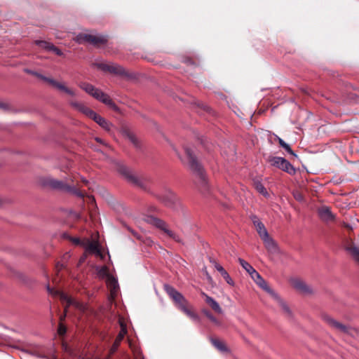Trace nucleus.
I'll list each match as a JSON object with an SVG mask.
<instances>
[{
    "mask_svg": "<svg viewBox=\"0 0 359 359\" xmlns=\"http://www.w3.org/2000/svg\"><path fill=\"white\" fill-rule=\"evenodd\" d=\"M185 154L189 158V168L201 180V184L206 185L205 175L202 165L198 162L194 149L190 147H184Z\"/></svg>",
    "mask_w": 359,
    "mask_h": 359,
    "instance_id": "4",
    "label": "nucleus"
},
{
    "mask_svg": "<svg viewBox=\"0 0 359 359\" xmlns=\"http://www.w3.org/2000/svg\"><path fill=\"white\" fill-rule=\"evenodd\" d=\"M249 274L254 281H255L257 278L261 276L260 274L255 269H253V270L250 271Z\"/></svg>",
    "mask_w": 359,
    "mask_h": 359,
    "instance_id": "39",
    "label": "nucleus"
},
{
    "mask_svg": "<svg viewBox=\"0 0 359 359\" xmlns=\"http://www.w3.org/2000/svg\"><path fill=\"white\" fill-rule=\"evenodd\" d=\"M238 262L241 266L249 273L253 270V267L245 260L242 258H238Z\"/></svg>",
    "mask_w": 359,
    "mask_h": 359,
    "instance_id": "36",
    "label": "nucleus"
},
{
    "mask_svg": "<svg viewBox=\"0 0 359 359\" xmlns=\"http://www.w3.org/2000/svg\"><path fill=\"white\" fill-rule=\"evenodd\" d=\"M34 76H36L43 81V78H44L46 76H43V74L37 72Z\"/></svg>",
    "mask_w": 359,
    "mask_h": 359,
    "instance_id": "50",
    "label": "nucleus"
},
{
    "mask_svg": "<svg viewBox=\"0 0 359 359\" xmlns=\"http://www.w3.org/2000/svg\"><path fill=\"white\" fill-rule=\"evenodd\" d=\"M255 283L273 298H278V294L268 285L266 281L262 276L257 278Z\"/></svg>",
    "mask_w": 359,
    "mask_h": 359,
    "instance_id": "14",
    "label": "nucleus"
},
{
    "mask_svg": "<svg viewBox=\"0 0 359 359\" xmlns=\"http://www.w3.org/2000/svg\"><path fill=\"white\" fill-rule=\"evenodd\" d=\"M67 328L66 327L60 323L58 327L57 332L60 335L62 336L66 334Z\"/></svg>",
    "mask_w": 359,
    "mask_h": 359,
    "instance_id": "38",
    "label": "nucleus"
},
{
    "mask_svg": "<svg viewBox=\"0 0 359 359\" xmlns=\"http://www.w3.org/2000/svg\"><path fill=\"white\" fill-rule=\"evenodd\" d=\"M159 199L165 204V206L177 210L181 208V203L179 198L170 189H165L164 192L158 196Z\"/></svg>",
    "mask_w": 359,
    "mask_h": 359,
    "instance_id": "7",
    "label": "nucleus"
},
{
    "mask_svg": "<svg viewBox=\"0 0 359 359\" xmlns=\"http://www.w3.org/2000/svg\"><path fill=\"white\" fill-rule=\"evenodd\" d=\"M81 90H95L90 84L83 83L80 85Z\"/></svg>",
    "mask_w": 359,
    "mask_h": 359,
    "instance_id": "40",
    "label": "nucleus"
},
{
    "mask_svg": "<svg viewBox=\"0 0 359 359\" xmlns=\"http://www.w3.org/2000/svg\"><path fill=\"white\" fill-rule=\"evenodd\" d=\"M82 181H83L86 184H88V180H86V179H84V178H82Z\"/></svg>",
    "mask_w": 359,
    "mask_h": 359,
    "instance_id": "58",
    "label": "nucleus"
},
{
    "mask_svg": "<svg viewBox=\"0 0 359 359\" xmlns=\"http://www.w3.org/2000/svg\"><path fill=\"white\" fill-rule=\"evenodd\" d=\"M255 227L261 238L266 237L269 234L267 229L262 222L255 224Z\"/></svg>",
    "mask_w": 359,
    "mask_h": 359,
    "instance_id": "30",
    "label": "nucleus"
},
{
    "mask_svg": "<svg viewBox=\"0 0 359 359\" xmlns=\"http://www.w3.org/2000/svg\"><path fill=\"white\" fill-rule=\"evenodd\" d=\"M288 154L292 153V149H291L290 146L286 143L285 145L282 147Z\"/></svg>",
    "mask_w": 359,
    "mask_h": 359,
    "instance_id": "44",
    "label": "nucleus"
},
{
    "mask_svg": "<svg viewBox=\"0 0 359 359\" xmlns=\"http://www.w3.org/2000/svg\"><path fill=\"white\" fill-rule=\"evenodd\" d=\"M95 99L99 100L109 107L117 111L118 107L104 91H87Z\"/></svg>",
    "mask_w": 359,
    "mask_h": 359,
    "instance_id": "8",
    "label": "nucleus"
},
{
    "mask_svg": "<svg viewBox=\"0 0 359 359\" xmlns=\"http://www.w3.org/2000/svg\"><path fill=\"white\" fill-rule=\"evenodd\" d=\"M267 161L271 166L279 168L290 175H293L296 173L294 166L283 157L270 156L267 158Z\"/></svg>",
    "mask_w": 359,
    "mask_h": 359,
    "instance_id": "6",
    "label": "nucleus"
},
{
    "mask_svg": "<svg viewBox=\"0 0 359 359\" xmlns=\"http://www.w3.org/2000/svg\"><path fill=\"white\" fill-rule=\"evenodd\" d=\"M66 315H67V309H65V313L62 316H60V321L64 320V319L66 317Z\"/></svg>",
    "mask_w": 359,
    "mask_h": 359,
    "instance_id": "53",
    "label": "nucleus"
},
{
    "mask_svg": "<svg viewBox=\"0 0 359 359\" xmlns=\"http://www.w3.org/2000/svg\"><path fill=\"white\" fill-rule=\"evenodd\" d=\"M119 344H116V341H114L111 348V353H114L116 349L118 348Z\"/></svg>",
    "mask_w": 359,
    "mask_h": 359,
    "instance_id": "46",
    "label": "nucleus"
},
{
    "mask_svg": "<svg viewBox=\"0 0 359 359\" xmlns=\"http://www.w3.org/2000/svg\"><path fill=\"white\" fill-rule=\"evenodd\" d=\"M121 133L123 136L127 138L136 148H138L140 147L137 138L129 128H122Z\"/></svg>",
    "mask_w": 359,
    "mask_h": 359,
    "instance_id": "20",
    "label": "nucleus"
},
{
    "mask_svg": "<svg viewBox=\"0 0 359 359\" xmlns=\"http://www.w3.org/2000/svg\"><path fill=\"white\" fill-rule=\"evenodd\" d=\"M261 239L263 241L266 248L269 252L276 253L278 252V245L274 240L270 237L269 234H268L266 237H263Z\"/></svg>",
    "mask_w": 359,
    "mask_h": 359,
    "instance_id": "18",
    "label": "nucleus"
},
{
    "mask_svg": "<svg viewBox=\"0 0 359 359\" xmlns=\"http://www.w3.org/2000/svg\"><path fill=\"white\" fill-rule=\"evenodd\" d=\"M294 159H297L299 160V158H298V156L296 153H294L293 151H292V154H290Z\"/></svg>",
    "mask_w": 359,
    "mask_h": 359,
    "instance_id": "52",
    "label": "nucleus"
},
{
    "mask_svg": "<svg viewBox=\"0 0 359 359\" xmlns=\"http://www.w3.org/2000/svg\"><path fill=\"white\" fill-rule=\"evenodd\" d=\"M128 229L130 231V232H131V233H132L135 236H136V237H137V238H138V236H137V233L136 232H135L133 230H131V229Z\"/></svg>",
    "mask_w": 359,
    "mask_h": 359,
    "instance_id": "55",
    "label": "nucleus"
},
{
    "mask_svg": "<svg viewBox=\"0 0 359 359\" xmlns=\"http://www.w3.org/2000/svg\"><path fill=\"white\" fill-rule=\"evenodd\" d=\"M280 304V306L282 307L283 310L289 316H292V311L289 306L287 305V304L280 297V296L278 294V298H274Z\"/></svg>",
    "mask_w": 359,
    "mask_h": 359,
    "instance_id": "34",
    "label": "nucleus"
},
{
    "mask_svg": "<svg viewBox=\"0 0 359 359\" xmlns=\"http://www.w3.org/2000/svg\"><path fill=\"white\" fill-rule=\"evenodd\" d=\"M216 262L214 259L210 258V262L212 264L213 262Z\"/></svg>",
    "mask_w": 359,
    "mask_h": 359,
    "instance_id": "59",
    "label": "nucleus"
},
{
    "mask_svg": "<svg viewBox=\"0 0 359 359\" xmlns=\"http://www.w3.org/2000/svg\"><path fill=\"white\" fill-rule=\"evenodd\" d=\"M43 81L47 83L50 87L55 88L58 90H68L63 83L59 82L53 78L45 76L43 78Z\"/></svg>",
    "mask_w": 359,
    "mask_h": 359,
    "instance_id": "22",
    "label": "nucleus"
},
{
    "mask_svg": "<svg viewBox=\"0 0 359 359\" xmlns=\"http://www.w3.org/2000/svg\"><path fill=\"white\" fill-rule=\"evenodd\" d=\"M93 116L91 118L94 120L100 126L107 131H110L113 125L109 122L107 119L97 114L96 112L92 113Z\"/></svg>",
    "mask_w": 359,
    "mask_h": 359,
    "instance_id": "13",
    "label": "nucleus"
},
{
    "mask_svg": "<svg viewBox=\"0 0 359 359\" xmlns=\"http://www.w3.org/2000/svg\"><path fill=\"white\" fill-rule=\"evenodd\" d=\"M86 250L88 252L93 253L96 255H101V252L97 243L90 242L86 247Z\"/></svg>",
    "mask_w": 359,
    "mask_h": 359,
    "instance_id": "29",
    "label": "nucleus"
},
{
    "mask_svg": "<svg viewBox=\"0 0 359 359\" xmlns=\"http://www.w3.org/2000/svg\"><path fill=\"white\" fill-rule=\"evenodd\" d=\"M276 137L278 140V143L281 147L286 144V142L282 138L279 137L277 135H276Z\"/></svg>",
    "mask_w": 359,
    "mask_h": 359,
    "instance_id": "47",
    "label": "nucleus"
},
{
    "mask_svg": "<svg viewBox=\"0 0 359 359\" xmlns=\"http://www.w3.org/2000/svg\"><path fill=\"white\" fill-rule=\"evenodd\" d=\"M27 74H31V75H33V76H35L36 74L37 73V72H35V71H33V70H31V69H25V70Z\"/></svg>",
    "mask_w": 359,
    "mask_h": 359,
    "instance_id": "49",
    "label": "nucleus"
},
{
    "mask_svg": "<svg viewBox=\"0 0 359 359\" xmlns=\"http://www.w3.org/2000/svg\"><path fill=\"white\" fill-rule=\"evenodd\" d=\"M290 283L298 292L304 295H310L313 293L312 287L299 278H291Z\"/></svg>",
    "mask_w": 359,
    "mask_h": 359,
    "instance_id": "9",
    "label": "nucleus"
},
{
    "mask_svg": "<svg viewBox=\"0 0 359 359\" xmlns=\"http://www.w3.org/2000/svg\"><path fill=\"white\" fill-rule=\"evenodd\" d=\"M346 250L350 252L353 259L359 264V248L357 247H347Z\"/></svg>",
    "mask_w": 359,
    "mask_h": 359,
    "instance_id": "32",
    "label": "nucleus"
},
{
    "mask_svg": "<svg viewBox=\"0 0 359 359\" xmlns=\"http://www.w3.org/2000/svg\"><path fill=\"white\" fill-rule=\"evenodd\" d=\"M93 66L105 73H110L126 80L130 81L136 79L135 73L128 72L123 67L115 63L97 62L93 64Z\"/></svg>",
    "mask_w": 359,
    "mask_h": 359,
    "instance_id": "2",
    "label": "nucleus"
},
{
    "mask_svg": "<svg viewBox=\"0 0 359 359\" xmlns=\"http://www.w3.org/2000/svg\"><path fill=\"white\" fill-rule=\"evenodd\" d=\"M95 140H96L97 142H98L102 143V140H101L100 138H99V137H96V138H95Z\"/></svg>",
    "mask_w": 359,
    "mask_h": 359,
    "instance_id": "56",
    "label": "nucleus"
},
{
    "mask_svg": "<svg viewBox=\"0 0 359 359\" xmlns=\"http://www.w3.org/2000/svg\"><path fill=\"white\" fill-rule=\"evenodd\" d=\"M210 340L212 346L221 353H229L230 351L227 346L225 345V344L220 341L219 339L210 338Z\"/></svg>",
    "mask_w": 359,
    "mask_h": 359,
    "instance_id": "23",
    "label": "nucleus"
},
{
    "mask_svg": "<svg viewBox=\"0 0 359 359\" xmlns=\"http://www.w3.org/2000/svg\"><path fill=\"white\" fill-rule=\"evenodd\" d=\"M106 283L108 288L110 290V297L114 299L119 290V284L118 283V280L112 275H111L108 278L106 279Z\"/></svg>",
    "mask_w": 359,
    "mask_h": 359,
    "instance_id": "12",
    "label": "nucleus"
},
{
    "mask_svg": "<svg viewBox=\"0 0 359 359\" xmlns=\"http://www.w3.org/2000/svg\"><path fill=\"white\" fill-rule=\"evenodd\" d=\"M95 270L97 276L101 279H107L111 276L106 266H97Z\"/></svg>",
    "mask_w": 359,
    "mask_h": 359,
    "instance_id": "27",
    "label": "nucleus"
},
{
    "mask_svg": "<svg viewBox=\"0 0 359 359\" xmlns=\"http://www.w3.org/2000/svg\"><path fill=\"white\" fill-rule=\"evenodd\" d=\"M295 198H296L297 200H300L302 197H301L300 196H297V197H295Z\"/></svg>",
    "mask_w": 359,
    "mask_h": 359,
    "instance_id": "61",
    "label": "nucleus"
},
{
    "mask_svg": "<svg viewBox=\"0 0 359 359\" xmlns=\"http://www.w3.org/2000/svg\"><path fill=\"white\" fill-rule=\"evenodd\" d=\"M201 144H205V142L203 139L201 140Z\"/></svg>",
    "mask_w": 359,
    "mask_h": 359,
    "instance_id": "62",
    "label": "nucleus"
},
{
    "mask_svg": "<svg viewBox=\"0 0 359 359\" xmlns=\"http://www.w3.org/2000/svg\"><path fill=\"white\" fill-rule=\"evenodd\" d=\"M201 295L205 297V302L209 304L215 311L217 312L218 313H222L223 310L215 299L208 296L203 292H201Z\"/></svg>",
    "mask_w": 359,
    "mask_h": 359,
    "instance_id": "19",
    "label": "nucleus"
},
{
    "mask_svg": "<svg viewBox=\"0 0 359 359\" xmlns=\"http://www.w3.org/2000/svg\"><path fill=\"white\" fill-rule=\"evenodd\" d=\"M137 359H144L143 358H142L141 355H140L139 358L137 357Z\"/></svg>",
    "mask_w": 359,
    "mask_h": 359,
    "instance_id": "63",
    "label": "nucleus"
},
{
    "mask_svg": "<svg viewBox=\"0 0 359 359\" xmlns=\"http://www.w3.org/2000/svg\"><path fill=\"white\" fill-rule=\"evenodd\" d=\"M318 214L320 218L325 222H330L334 219L330 208L327 206H323L318 210Z\"/></svg>",
    "mask_w": 359,
    "mask_h": 359,
    "instance_id": "15",
    "label": "nucleus"
},
{
    "mask_svg": "<svg viewBox=\"0 0 359 359\" xmlns=\"http://www.w3.org/2000/svg\"><path fill=\"white\" fill-rule=\"evenodd\" d=\"M59 296L61 300L66 302L67 303V306L70 305H77V303H76L72 299H71L67 294L65 293L60 292V291H56V295Z\"/></svg>",
    "mask_w": 359,
    "mask_h": 359,
    "instance_id": "31",
    "label": "nucleus"
},
{
    "mask_svg": "<svg viewBox=\"0 0 359 359\" xmlns=\"http://www.w3.org/2000/svg\"><path fill=\"white\" fill-rule=\"evenodd\" d=\"M347 96H348V98L351 101L355 102H358V97L355 93H348V95Z\"/></svg>",
    "mask_w": 359,
    "mask_h": 359,
    "instance_id": "43",
    "label": "nucleus"
},
{
    "mask_svg": "<svg viewBox=\"0 0 359 359\" xmlns=\"http://www.w3.org/2000/svg\"><path fill=\"white\" fill-rule=\"evenodd\" d=\"M0 109L7 110L8 109V106L7 104L0 102Z\"/></svg>",
    "mask_w": 359,
    "mask_h": 359,
    "instance_id": "48",
    "label": "nucleus"
},
{
    "mask_svg": "<svg viewBox=\"0 0 359 359\" xmlns=\"http://www.w3.org/2000/svg\"><path fill=\"white\" fill-rule=\"evenodd\" d=\"M72 241L76 244L80 243V239L79 238H72Z\"/></svg>",
    "mask_w": 359,
    "mask_h": 359,
    "instance_id": "51",
    "label": "nucleus"
},
{
    "mask_svg": "<svg viewBox=\"0 0 359 359\" xmlns=\"http://www.w3.org/2000/svg\"><path fill=\"white\" fill-rule=\"evenodd\" d=\"M41 184L43 187H49L54 191L69 193L81 198L84 197V194L80 190L74 186L67 184L62 180L47 177L42 180Z\"/></svg>",
    "mask_w": 359,
    "mask_h": 359,
    "instance_id": "3",
    "label": "nucleus"
},
{
    "mask_svg": "<svg viewBox=\"0 0 359 359\" xmlns=\"http://www.w3.org/2000/svg\"><path fill=\"white\" fill-rule=\"evenodd\" d=\"M165 233L170 238H172L173 240H175V241L178 242V243H182V240L180 239V238L179 237V236H177L176 233H175L173 231H170V230H166L165 231Z\"/></svg>",
    "mask_w": 359,
    "mask_h": 359,
    "instance_id": "37",
    "label": "nucleus"
},
{
    "mask_svg": "<svg viewBox=\"0 0 359 359\" xmlns=\"http://www.w3.org/2000/svg\"><path fill=\"white\" fill-rule=\"evenodd\" d=\"M196 106L197 108V113H198L201 115L203 114V113H207L210 115L214 114V111L212 109V108L205 103L198 102L197 103H196Z\"/></svg>",
    "mask_w": 359,
    "mask_h": 359,
    "instance_id": "24",
    "label": "nucleus"
},
{
    "mask_svg": "<svg viewBox=\"0 0 359 359\" xmlns=\"http://www.w3.org/2000/svg\"><path fill=\"white\" fill-rule=\"evenodd\" d=\"M217 271L221 273L222 276L224 278V279L228 284H229L230 285H234L233 280L222 265L217 266Z\"/></svg>",
    "mask_w": 359,
    "mask_h": 359,
    "instance_id": "28",
    "label": "nucleus"
},
{
    "mask_svg": "<svg viewBox=\"0 0 359 359\" xmlns=\"http://www.w3.org/2000/svg\"><path fill=\"white\" fill-rule=\"evenodd\" d=\"M46 290L50 294L55 296L56 295V291H54V290L51 288L48 284L46 285Z\"/></svg>",
    "mask_w": 359,
    "mask_h": 359,
    "instance_id": "45",
    "label": "nucleus"
},
{
    "mask_svg": "<svg viewBox=\"0 0 359 359\" xmlns=\"http://www.w3.org/2000/svg\"><path fill=\"white\" fill-rule=\"evenodd\" d=\"M261 239L263 241L266 248L269 252L276 253L278 252V245L274 240L270 237L269 234H268L266 237H263Z\"/></svg>",
    "mask_w": 359,
    "mask_h": 359,
    "instance_id": "17",
    "label": "nucleus"
},
{
    "mask_svg": "<svg viewBox=\"0 0 359 359\" xmlns=\"http://www.w3.org/2000/svg\"><path fill=\"white\" fill-rule=\"evenodd\" d=\"M163 289L170 298L174 302L175 305L187 316H189L194 322L200 323L201 318L199 316L191 311L187 308V300L182 293L178 292L174 287L169 284H164Z\"/></svg>",
    "mask_w": 359,
    "mask_h": 359,
    "instance_id": "1",
    "label": "nucleus"
},
{
    "mask_svg": "<svg viewBox=\"0 0 359 359\" xmlns=\"http://www.w3.org/2000/svg\"><path fill=\"white\" fill-rule=\"evenodd\" d=\"M212 264L214 266V267L215 268L216 270H217V266L220 265L217 262H213Z\"/></svg>",
    "mask_w": 359,
    "mask_h": 359,
    "instance_id": "54",
    "label": "nucleus"
},
{
    "mask_svg": "<svg viewBox=\"0 0 359 359\" xmlns=\"http://www.w3.org/2000/svg\"><path fill=\"white\" fill-rule=\"evenodd\" d=\"M79 40L83 39V41L90 42L93 44H99V43H104L107 42V38L104 36L102 35H93V34H83L79 36Z\"/></svg>",
    "mask_w": 359,
    "mask_h": 359,
    "instance_id": "11",
    "label": "nucleus"
},
{
    "mask_svg": "<svg viewBox=\"0 0 359 359\" xmlns=\"http://www.w3.org/2000/svg\"><path fill=\"white\" fill-rule=\"evenodd\" d=\"M146 221L147 222H148L149 224L156 226V228L163 231L165 233V231L166 230H169L168 228H167V224L166 223L159 219V218H157V217H155L154 216H148L146 219Z\"/></svg>",
    "mask_w": 359,
    "mask_h": 359,
    "instance_id": "16",
    "label": "nucleus"
},
{
    "mask_svg": "<svg viewBox=\"0 0 359 359\" xmlns=\"http://www.w3.org/2000/svg\"><path fill=\"white\" fill-rule=\"evenodd\" d=\"M84 259H85V256H83V257L81 258L80 262H83L84 260Z\"/></svg>",
    "mask_w": 359,
    "mask_h": 359,
    "instance_id": "60",
    "label": "nucleus"
},
{
    "mask_svg": "<svg viewBox=\"0 0 359 359\" xmlns=\"http://www.w3.org/2000/svg\"><path fill=\"white\" fill-rule=\"evenodd\" d=\"M202 312L211 320L215 325L219 326L220 322L207 309H203Z\"/></svg>",
    "mask_w": 359,
    "mask_h": 359,
    "instance_id": "35",
    "label": "nucleus"
},
{
    "mask_svg": "<svg viewBox=\"0 0 359 359\" xmlns=\"http://www.w3.org/2000/svg\"><path fill=\"white\" fill-rule=\"evenodd\" d=\"M118 323L121 327V330L115 339V341H116V344H120L121 341L127 334V327L123 320L120 318L118 320Z\"/></svg>",
    "mask_w": 359,
    "mask_h": 359,
    "instance_id": "25",
    "label": "nucleus"
},
{
    "mask_svg": "<svg viewBox=\"0 0 359 359\" xmlns=\"http://www.w3.org/2000/svg\"><path fill=\"white\" fill-rule=\"evenodd\" d=\"M67 93H68L69 95H74V91H72V90H69V91H66Z\"/></svg>",
    "mask_w": 359,
    "mask_h": 359,
    "instance_id": "57",
    "label": "nucleus"
},
{
    "mask_svg": "<svg viewBox=\"0 0 359 359\" xmlns=\"http://www.w3.org/2000/svg\"><path fill=\"white\" fill-rule=\"evenodd\" d=\"M222 97H224V95H223V93H220L219 95Z\"/></svg>",
    "mask_w": 359,
    "mask_h": 359,
    "instance_id": "64",
    "label": "nucleus"
},
{
    "mask_svg": "<svg viewBox=\"0 0 359 359\" xmlns=\"http://www.w3.org/2000/svg\"><path fill=\"white\" fill-rule=\"evenodd\" d=\"M117 171L131 184L138 187L144 190H147V185L145 182L142 179L135 175L125 165L118 163L117 165Z\"/></svg>",
    "mask_w": 359,
    "mask_h": 359,
    "instance_id": "5",
    "label": "nucleus"
},
{
    "mask_svg": "<svg viewBox=\"0 0 359 359\" xmlns=\"http://www.w3.org/2000/svg\"><path fill=\"white\" fill-rule=\"evenodd\" d=\"M253 184L255 186V188L256 190L262 195H263L265 197H269V194L268 191H266V188L264 187V184L259 180V179H254L253 180Z\"/></svg>",
    "mask_w": 359,
    "mask_h": 359,
    "instance_id": "26",
    "label": "nucleus"
},
{
    "mask_svg": "<svg viewBox=\"0 0 359 359\" xmlns=\"http://www.w3.org/2000/svg\"><path fill=\"white\" fill-rule=\"evenodd\" d=\"M71 104L72 107L76 108L79 111L82 112L83 114H86L88 117L90 118L93 116L92 113H95V111L86 106H85L83 103L79 102H72Z\"/></svg>",
    "mask_w": 359,
    "mask_h": 359,
    "instance_id": "21",
    "label": "nucleus"
},
{
    "mask_svg": "<svg viewBox=\"0 0 359 359\" xmlns=\"http://www.w3.org/2000/svg\"><path fill=\"white\" fill-rule=\"evenodd\" d=\"M50 51L55 53L57 55H59V56L63 55V53L59 48H57L56 46H55L53 44L52 46Z\"/></svg>",
    "mask_w": 359,
    "mask_h": 359,
    "instance_id": "41",
    "label": "nucleus"
},
{
    "mask_svg": "<svg viewBox=\"0 0 359 359\" xmlns=\"http://www.w3.org/2000/svg\"><path fill=\"white\" fill-rule=\"evenodd\" d=\"M322 318H323V320L331 327H332L337 330H339L341 332L344 333V334L349 333V327L348 326L338 322L337 320H336L335 319H334L329 315L323 314L322 316Z\"/></svg>",
    "mask_w": 359,
    "mask_h": 359,
    "instance_id": "10",
    "label": "nucleus"
},
{
    "mask_svg": "<svg viewBox=\"0 0 359 359\" xmlns=\"http://www.w3.org/2000/svg\"><path fill=\"white\" fill-rule=\"evenodd\" d=\"M34 43L39 46L40 48L47 50L50 51L51 49V47L53 46V43L48 42L46 41H41V40H36L34 41Z\"/></svg>",
    "mask_w": 359,
    "mask_h": 359,
    "instance_id": "33",
    "label": "nucleus"
},
{
    "mask_svg": "<svg viewBox=\"0 0 359 359\" xmlns=\"http://www.w3.org/2000/svg\"><path fill=\"white\" fill-rule=\"evenodd\" d=\"M250 218L251 221L252 222L254 226L255 224H257V223L261 222V221L259 219V217L257 215H250Z\"/></svg>",
    "mask_w": 359,
    "mask_h": 359,
    "instance_id": "42",
    "label": "nucleus"
}]
</instances>
